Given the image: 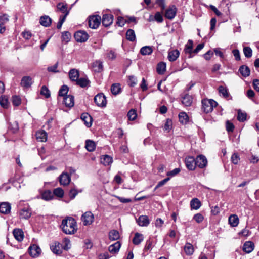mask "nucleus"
Here are the masks:
<instances>
[{
    "mask_svg": "<svg viewBox=\"0 0 259 259\" xmlns=\"http://www.w3.org/2000/svg\"><path fill=\"white\" fill-rule=\"evenodd\" d=\"M40 94L44 95L46 98L50 97V92L48 88L46 86H42L40 90Z\"/></svg>",
    "mask_w": 259,
    "mask_h": 259,
    "instance_id": "nucleus-52",
    "label": "nucleus"
},
{
    "mask_svg": "<svg viewBox=\"0 0 259 259\" xmlns=\"http://www.w3.org/2000/svg\"><path fill=\"white\" fill-rule=\"evenodd\" d=\"M94 221V214L90 211H87L82 215V222L84 226L91 225Z\"/></svg>",
    "mask_w": 259,
    "mask_h": 259,
    "instance_id": "nucleus-6",
    "label": "nucleus"
},
{
    "mask_svg": "<svg viewBox=\"0 0 259 259\" xmlns=\"http://www.w3.org/2000/svg\"><path fill=\"white\" fill-rule=\"evenodd\" d=\"M196 166L200 168L205 167L207 164V160L205 156L202 155H198L196 158Z\"/></svg>",
    "mask_w": 259,
    "mask_h": 259,
    "instance_id": "nucleus-12",
    "label": "nucleus"
},
{
    "mask_svg": "<svg viewBox=\"0 0 259 259\" xmlns=\"http://www.w3.org/2000/svg\"><path fill=\"white\" fill-rule=\"evenodd\" d=\"M201 205V202L197 198H193L190 202L191 209L197 210L200 207Z\"/></svg>",
    "mask_w": 259,
    "mask_h": 259,
    "instance_id": "nucleus-33",
    "label": "nucleus"
},
{
    "mask_svg": "<svg viewBox=\"0 0 259 259\" xmlns=\"http://www.w3.org/2000/svg\"><path fill=\"white\" fill-rule=\"evenodd\" d=\"M32 79L30 76L23 77L21 81V84L22 87L25 88H29L32 84Z\"/></svg>",
    "mask_w": 259,
    "mask_h": 259,
    "instance_id": "nucleus-23",
    "label": "nucleus"
},
{
    "mask_svg": "<svg viewBox=\"0 0 259 259\" xmlns=\"http://www.w3.org/2000/svg\"><path fill=\"white\" fill-rule=\"evenodd\" d=\"M137 116V113L135 110L131 109L127 113V117L130 120H134Z\"/></svg>",
    "mask_w": 259,
    "mask_h": 259,
    "instance_id": "nucleus-50",
    "label": "nucleus"
},
{
    "mask_svg": "<svg viewBox=\"0 0 259 259\" xmlns=\"http://www.w3.org/2000/svg\"><path fill=\"white\" fill-rule=\"evenodd\" d=\"M231 161L234 164H237L240 161V157L238 153H234L231 156Z\"/></svg>",
    "mask_w": 259,
    "mask_h": 259,
    "instance_id": "nucleus-56",
    "label": "nucleus"
},
{
    "mask_svg": "<svg viewBox=\"0 0 259 259\" xmlns=\"http://www.w3.org/2000/svg\"><path fill=\"white\" fill-rule=\"evenodd\" d=\"M121 247V244L119 241H117L109 246V251L113 254L117 253Z\"/></svg>",
    "mask_w": 259,
    "mask_h": 259,
    "instance_id": "nucleus-26",
    "label": "nucleus"
},
{
    "mask_svg": "<svg viewBox=\"0 0 259 259\" xmlns=\"http://www.w3.org/2000/svg\"><path fill=\"white\" fill-rule=\"evenodd\" d=\"M50 248L53 253L60 255L63 252L62 245L59 242L56 241L50 245Z\"/></svg>",
    "mask_w": 259,
    "mask_h": 259,
    "instance_id": "nucleus-7",
    "label": "nucleus"
},
{
    "mask_svg": "<svg viewBox=\"0 0 259 259\" xmlns=\"http://www.w3.org/2000/svg\"><path fill=\"white\" fill-rule=\"evenodd\" d=\"M0 105L2 107L7 108L8 106V100L6 97H0Z\"/></svg>",
    "mask_w": 259,
    "mask_h": 259,
    "instance_id": "nucleus-54",
    "label": "nucleus"
},
{
    "mask_svg": "<svg viewBox=\"0 0 259 259\" xmlns=\"http://www.w3.org/2000/svg\"><path fill=\"white\" fill-rule=\"evenodd\" d=\"M79 72L75 69H72L69 72V77L72 81H75L76 84L81 86V79L79 78Z\"/></svg>",
    "mask_w": 259,
    "mask_h": 259,
    "instance_id": "nucleus-5",
    "label": "nucleus"
},
{
    "mask_svg": "<svg viewBox=\"0 0 259 259\" xmlns=\"http://www.w3.org/2000/svg\"><path fill=\"white\" fill-rule=\"evenodd\" d=\"M193 42L192 40H189L188 43L185 45L184 49L185 52L190 55L189 58L192 57V54L193 53Z\"/></svg>",
    "mask_w": 259,
    "mask_h": 259,
    "instance_id": "nucleus-28",
    "label": "nucleus"
},
{
    "mask_svg": "<svg viewBox=\"0 0 259 259\" xmlns=\"http://www.w3.org/2000/svg\"><path fill=\"white\" fill-rule=\"evenodd\" d=\"M172 122L171 120H170L169 119H167L164 124V130L165 131H169L172 126Z\"/></svg>",
    "mask_w": 259,
    "mask_h": 259,
    "instance_id": "nucleus-62",
    "label": "nucleus"
},
{
    "mask_svg": "<svg viewBox=\"0 0 259 259\" xmlns=\"http://www.w3.org/2000/svg\"><path fill=\"white\" fill-rule=\"evenodd\" d=\"M177 12L176 7L175 5H172L166 10L165 17L169 20H172L176 16Z\"/></svg>",
    "mask_w": 259,
    "mask_h": 259,
    "instance_id": "nucleus-10",
    "label": "nucleus"
},
{
    "mask_svg": "<svg viewBox=\"0 0 259 259\" xmlns=\"http://www.w3.org/2000/svg\"><path fill=\"white\" fill-rule=\"evenodd\" d=\"M218 92L219 94L225 98H227L229 96L228 90L223 86H220L218 88Z\"/></svg>",
    "mask_w": 259,
    "mask_h": 259,
    "instance_id": "nucleus-41",
    "label": "nucleus"
},
{
    "mask_svg": "<svg viewBox=\"0 0 259 259\" xmlns=\"http://www.w3.org/2000/svg\"><path fill=\"white\" fill-rule=\"evenodd\" d=\"M155 21L158 23H161L163 21V17L160 12H156L154 16Z\"/></svg>",
    "mask_w": 259,
    "mask_h": 259,
    "instance_id": "nucleus-61",
    "label": "nucleus"
},
{
    "mask_svg": "<svg viewBox=\"0 0 259 259\" xmlns=\"http://www.w3.org/2000/svg\"><path fill=\"white\" fill-rule=\"evenodd\" d=\"M31 215V211L28 207L24 208L20 210L19 217L21 219H27Z\"/></svg>",
    "mask_w": 259,
    "mask_h": 259,
    "instance_id": "nucleus-19",
    "label": "nucleus"
},
{
    "mask_svg": "<svg viewBox=\"0 0 259 259\" xmlns=\"http://www.w3.org/2000/svg\"><path fill=\"white\" fill-rule=\"evenodd\" d=\"M63 102L65 106L68 107H72L74 106V97L72 95H68L64 98Z\"/></svg>",
    "mask_w": 259,
    "mask_h": 259,
    "instance_id": "nucleus-21",
    "label": "nucleus"
},
{
    "mask_svg": "<svg viewBox=\"0 0 259 259\" xmlns=\"http://www.w3.org/2000/svg\"><path fill=\"white\" fill-rule=\"evenodd\" d=\"M58 66V63L56 62L54 65L49 66L47 68V70L49 72H54V73H57L59 72V70H57V68Z\"/></svg>",
    "mask_w": 259,
    "mask_h": 259,
    "instance_id": "nucleus-58",
    "label": "nucleus"
},
{
    "mask_svg": "<svg viewBox=\"0 0 259 259\" xmlns=\"http://www.w3.org/2000/svg\"><path fill=\"white\" fill-rule=\"evenodd\" d=\"M137 80L134 76H129V84L131 87H134L137 84Z\"/></svg>",
    "mask_w": 259,
    "mask_h": 259,
    "instance_id": "nucleus-63",
    "label": "nucleus"
},
{
    "mask_svg": "<svg viewBox=\"0 0 259 259\" xmlns=\"http://www.w3.org/2000/svg\"><path fill=\"white\" fill-rule=\"evenodd\" d=\"M166 63L161 62L157 64V72L159 74H163L166 70Z\"/></svg>",
    "mask_w": 259,
    "mask_h": 259,
    "instance_id": "nucleus-40",
    "label": "nucleus"
},
{
    "mask_svg": "<svg viewBox=\"0 0 259 259\" xmlns=\"http://www.w3.org/2000/svg\"><path fill=\"white\" fill-rule=\"evenodd\" d=\"M239 71L241 74L246 77L250 75V71L249 67L245 65H242L240 67Z\"/></svg>",
    "mask_w": 259,
    "mask_h": 259,
    "instance_id": "nucleus-31",
    "label": "nucleus"
},
{
    "mask_svg": "<svg viewBox=\"0 0 259 259\" xmlns=\"http://www.w3.org/2000/svg\"><path fill=\"white\" fill-rule=\"evenodd\" d=\"M116 55L114 52V51L112 50H110L107 53V57L109 59L113 60L116 58Z\"/></svg>",
    "mask_w": 259,
    "mask_h": 259,
    "instance_id": "nucleus-64",
    "label": "nucleus"
},
{
    "mask_svg": "<svg viewBox=\"0 0 259 259\" xmlns=\"http://www.w3.org/2000/svg\"><path fill=\"white\" fill-rule=\"evenodd\" d=\"M61 228L66 234H73L77 230L76 222L72 217H67L62 221Z\"/></svg>",
    "mask_w": 259,
    "mask_h": 259,
    "instance_id": "nucleus-1",
    "label": "nucleus"
},
{
    "mask_svg": "<svg viewBox=\"0 0 259 259\" xmlns=\"http://www.w3.org/2000/svg\"><path fill=\"white\" fill-rule=\"evenodd\" d=\"M218 103L212 99H203L202 100V109L204 112L208 113L211 112Z\"/></svg>",
    "mask_w": 259,
    "mask_h": 259,
    "instance_id": "nucleus-2",
    "label": "nucleus"
},
{
    "mask_svg": "<svg viewBox=\"0 0 259 259\" xmlns=\"http://www.w3.org/2000/svg\"><path fill=\"white\" fill-rule=\"evenodd\" d=\"M91 81L85 76L82 75V88H89L90 86Z\"/></svg>",
    "mask_w": 259,
    "mask_h": 259,
    "instance_id": "nucleus-48",
    "label": "nucleus"
},
{
    "mask_svg": "<svg viewBox=\"0 0 259 259\" xmlns=\"http://www.w3.org/2000/svg\"><path fill=\"white\" fill-rule=\"evenodd\" d=\"M82 121L87 127H90L92 125L93 119L90 114L87 113H82Z\"/></svg>",
    "mask_w": 259,
    "mask_h": 259,
    "instance_id": "nucleus-17",
    "label": "nucleus"
},
{
    "mask_svg": "<svg viewBox=\"0 0 259 259\" xmlns=\"http://www.w3.org/2000/svg\"><path fill=\"white\" fill-rule=\"evenodd\" d=\"M246 114L245 113H243L239 110L238 112L237 119L239 121H244L246 120Z\"/></svg>",
    "mask_w": 259,
    "mask_h": 259,
    "instance_id": "nucleus-60",
    "label": "nucleus"
},
{
    "mask_svg": "<svg viewBox=\"0 0 259 259\" xmlns=\"http://www.w3.org/2000/svg\"><path fill=\"white\" fill-rule=\"evenodd\" d=\"M92 67L95 72H100L103 70V63L100 60H97L93 62Z\"/></svg>",
    "mask_w": 259,
    "mask_h": 259,
    "instance_id": "nucleus-27",
    "label": "nucleus"
},
{
    "mask_svg": "<svg viewBox=\"0 0 259 259\" xmlns=\"http://www.w3.org/2000/svg\"><path fill=\"white\" fill-rule=\"evenodd\" d=\"M14 238L18 241L21 242L23 240L24 235L22 229L19 228L14 229L13 231Z\"/></svg>",
    "mask_w": 259,
    "mask_h": 259,
    "instance_id": "nucleus-16",
    "label": "nucleus"
},
{
    "mask_svg": "<svg viewBox=\"0 0 259 259\" xmlns=\"http://www.w3.org/2000/svg\"><path fill=\"white\" fill-rule=\"evenodd\" d=\"M35 136L37 140L39 142H46L47 139V133L44 130H39L36 132Z\"/></svg>",
    "mask_w": 259,
    "mask_h": 259,
    "instance_id": "nucleus-18",
    "label": "nucleus"
},
{
    "mask_svg": "<svg viewBox=\"0 0 259 259\" xmlns=\"http://www.w3.org/2000/svg\"><path fill=\"white\" fill-rule=\"evenodd\" d=\"M126 39L131 41H134L136 39L135 32L132 29H128L126 33Z\"/></svg>",
    "mask_w": 259,
    "mask_h": 259,
    "instance_id": "nucleus-44",
    "label": "nucleus"
},
{
    "mask_svg": "<svg viewBox=\"0 0 259 259\" xmlns=\"http://www.w3.org/2000/svg\"><path fill=\"white\" fill-rule=\"evenodd\" d=\"M11 205L8 202H3L0 204V212L2 213L8 214L10 212Z\"/></svg>",
    "mask_w": 259,
    "mask_h": 259,
    "instance_id": "nucleus-24",
    "label": "nucleus"
},
{
    "mask_svg": "<svg viewBox=\"0 0 259 259\" xmlns=\"http://www.w3.org/2000/svg\"><path fill=\"white\" fill-rule=\"evenodd\" d=\"M69 90L68 87L66 85H62L59 91V96H65Z\"/></svg>",
    "mask_w": 259,
    "mask_h": 259,
    "instance_id": "nucleus-47",
    "label": "nucleus"
},
{
    "mask_svg": "<svg viewBox=\"0 0 259 259\" xmlns=\"http://www.w3.org/2000/svg\"><path fill=\"white\" fill-rule=\"evenodd\" d=\"M121 89L119 83H114L111 87V93L114 95L119 94L121 92Z\"/></svg>",
    "mask_w": 259,
    "mask_h": 259,
    "instance_id": "nucleus-37",
    "label": "nucleus"
},
{
    "mask_svg": "<svg viewBox=\"0 0 259 259\" xmlns=\"http://www.w3.org/2000/svg\"><path fill=\"white\" fill-rule=\"evenodd\" d=\"M228 221L232 227H236L239 223V219L237 215L232 214L229 217Z\"/></svg>",
    "mask_w": 259,
    "mask_h": 259,
    "instance_id": "nucleus-30",
    "label": "nucleus"
},
{
    "mask_svg": "<svg viewBox=\"0 0 259 259\" xmlns=\"http://www.w3.org/2000/svg\"><path fill=\"white\" fill-rule=\"evenodd\" d=\"M88 23L90 28L97 29L101 24V17L98 15L90 16Z\"/></svg>",
    "mask_w": 259,
    "mask_h": 259,
    "instance_id": "nucleus-3",
    "label": "nucleus"
},
{
    "mask_svg": "<svg viewBox=\"0 0 259 259\" xmlns=\"http://www.w3.org/2000/svg\"><path fill=\"white\" fill-rule=\"evenodd\" d=\"M143 239L144 237L142 234L136 233L133 239V242L135 245H137L140 244Z\"/></svg>",
    "mask_w": 259,
    "mask_h": 259,
    "instance_id": "nucleus-35",
    "label": "nucleus"
},
{
    "mask_svg": "<svg viewBox=\"0 0 259 259\" xmlns=\"http://www.w3.org/2000/svg\"><path fill=\"white\" fill-rule=\"evenodd\" d=\"M179 55L180 52L178 50H172L168 52V59L169 61L173 62L177 59Z\"/></svg>",
    "mask_w": 259,
    "mask_h": 259,
    "instance_id": "nucleus-20",
    "label": "nucleus"
},
{
    "mask_svg": "<svg viewBox=\"0 0 259 259\" xmlns=\"http://www.w3.org/2000/svg\"><path fill=\"white\" fill-rule=\"evenodd\" d=\"M137 222L140 226L147 227L150 223V220L147 215H140L137 220Z\"/></svg>",
    "mask_w": 259,
    "mask_h": 259,
    "instance_id": "nucleus-15",
    "label": "nucleus"
},
{
    "mask_svg": "<svg viewBox=\"0 0 259 259\" xmlns=\"http://www.w3.org/2000/svg\"><path fill=\"white\" fill-rule=\"evenodd\" d=\"M12 103L15 106H18L21 103V100L19 96H14L12 97Z\"/></svg>",
    "mask_w": 259,
    "mask_h": 259,
    "instance_id": "nucleus-53",
    "label": "nucleus"
},
{
    "mask_svg": "<svg viewBox=\"0 0 259 259\" xmlns=\"http://www.w3.org/2000/svg\"><path fill=\"white\" fill-rule=\"evenodd\" d=\"M53 194L58 197L62 198L64 196V191L62 188H57L54 190Z\"/></svg>",
    "mask_w": 259,
    "mask_h": 259,
    "instance_id": "nucleus-51",
    "label": "nucleus"
},
{
    "mask_svg": "<svg viewBox=\"0 0 259 259\" xmlns=\"http://www.w3.org/2000/svg\"><path fill=\"white\" fill-rule=\"evenodd\" d=\"M153 52V49L150 46L143 47L140 50V53L143 55H149Z\"/></svg>",
    "mask_w": 259,
    "mask_h": 259,
    "instance_id": "nucleus-39",
    "label": "nucleus"
},
{
    "mask_svg": "<svg viewBox=\"0 0 259 259\" xmlns=\"http://www.w3.org/2000/svg\"><path fill=\"white\" fill-rule=\"evenodd\" d=\"M52 19L48 16L45 15L41 16L40 18L39 23L40 24L45 26V27H49L51 24Z\"/></svg>",
    "mask_w": 259,
    "mask_h": 259,
    "instance_id": "nucleus-22",
    "label": "nucleus"
},
{
    "mask_svg": "<svg viewBox=\"0 0 259 259\" xmlns=\"http://www.w3.org/2000/svg\"><path fill=\"white\" fill-rule=\"evenodd\" d=\"M179 118L180 122L183 124L186 123L188 121V116L185 112H181Z\"/></svg>",
    "mask_w": 259,
    "mask_h": 259,
    "instance_id": "nucleus-46",
    "label": "nucleus"
},
{
    "mask_svg": "<svg viewBox=\"0 0 259 259\" xmlns=\"http://www.w3.org/2000/svg\"><path fill=\"white\" fill-rule=\"evenodd\" d=\"M41 198L45 200L48 201L51 200L53 198V194L51 191L47 190L41 194Z\"/></svg>",
    "mask_w": 259,
    "mask_h": 259,
    "instance_id": "nucleus-43",
    "label": "nucleus"
},
{
    "mask_svg": "<svg viewBox=\"0 0 259 259\" xmlns=\"http://www.w3.org/2000/svg\"><path fill=\"white\" fill-rule=\"evenodd\" d=\"M94 102L98 106L101 107H105L107 104L106 97L103 93H99L96 95Z\"/></svg>",
    "mask_w": 259,
    "mask_h": 259,
    "instance_id": "nucleus-4",
    "label": "nucleus"
},
{
    "mask_svg": "<svg viewBox=\"0 0 259 259\" xmlns=\"http://www.w3.org/2000/svg\"><path fill=\"white\" fill-rule=\"evenodd\" d=\"M71 37V34L68 31H64L62 33V41L65 43H67L70 41Z\"/></svg>",
    "mask_w": 259,
    "mask_h": 259,
    "instance_id": "nucleus-45",
    "label": "nucleus"
},
{
    "mask_svg": "<svg viewBox=\"0 0 259 259\" xmlns=\"http://www.w3.org/2000/svg\"><path fill=\"white\" fill-rule=\"evenodd\" d=\"M196 159L193 156H188L185 158V164L187 168L190 170H193L196 166Z\"/></svg>",
    "mask_w": 259,
    "mask_h": 259,
    "instance_id": "nucleus-11",
    "label": "nucleus"
},
{
    "mask_svg": "<svg viewBox=\"0 0 259 259\" xmlns=\"http://www.w3.org/2000/svg\"><path fill=\"white\" fill-rule=\"evenodd\" d=\"M57 9L62 13L64 14L63 16H67L69 11L67 9V4L64 3H59L57 4Z\"/></svg>",
    "mask_w": 259,
    "mask_h": 259,
    "instance_id": "nucleus-29",
    "label": "nucleus"
},
{
    "mask_svg": "<svg viewBox=\"0 0 259 259\" xmlns=\"http://www.w3.org/2000/svg\"><path fill=\"white\" fill-rule=\"evenodd\" d=\"M193 219L198 223H201L204 220L203 215L201 213H197L193 217Z\"/></svg>",
    "mask_w": 259,
    "mask_h": 259,
    "instance_id": "nucleus-59",
    "label": "nucleus"
},
{
    "mask_svg": "<svg viewBox=\"0 0 259 259\" xmlns=\"http://www.w3.org/2000/svg\"><path fill=\"white\" fill-rule=\"evenodd\" d=\"M120 237L119 232L116 230H112L109 233V238L110 240L115 241Z\"/></svg>",
    "mask_w": 259,
    "mask_h": 259,
    "instance_id": "nucleus-34",
    "label": "nucleus"
},
{
    "mask_svg": "<svg viewBox=\"0 0 259 259\" xmlns=\"http://www.w3.org/2000/svg\"><path fill=\"white\" fill-rule=\"evenodd\" d=\"M9 21V16L7 14L0 15V33L3 34L6 31L5 24Z\"/></svg>",
    "mask_w": 259,
    "mask_h": 259,
    "instance_id": "nucleus-8",
    "label": "nucleus"
},
{
    "mask_svg": "<svg viewBox=\"0 0 259 259\" xmlns=\"http://www.w3.org/2000/svg\"><path fill=\"white\" fill-rule=\"evenodd\" d=\"M181 170L179 168H176L171 171H169L167 172L166 175L168 177H172L178 175Z\"/></svg>",
    "mask_w": 259,
    "mask_h": 259,
    "instance_id": "nucleus-57",
    "label": "nucleus"
},
{
    "mask_svg": "<svg viewBox=\"0 0 259 259\" xmlns=\"http://www.w3.org/2000/svg\"><path fill=\"white\" fill-rule=\"evenodd\" d=\"M28 251L30 255L33 257L38 256L41 252L40 248L36 244H33L30 246Z\"/></svg>",
    "mask_w": 259,
    "mask_h": 259,
    "instance_id": "nucleus-9",
    "label": "nucleus"
},
{
    "mask_svg": "<svg viewBox=\"0 0 259 259\" xmlns=\"http://www.w3.org/2000/svg\"><path fill=\"white\" fill-rule=\"evenodd\" d=\"M254 244L251 241L246 242L243 246V250L247 253H249L254 249Z\"/></svg>",
    "mask_w": 259,
    "mask_h": 259,
    "instance_id": "nucleus-25",
    "label": "nucleus"
},
{
    "mask_svg": "<svg viewBox=\"0 0 259 259\" xmlns=\"http://www.w3.org/2000/svg\"><path fill=\"white\" fill-rule=\"evenodd\" d=\"M85 147L88 151L92 152L95 150L96 145L94 141L90 140H88L85 142Z\"/></svg>",
    "mask_w": 259,
    "mask_h": 259,
    "instance_id": "nucleus-38",
    "label": "nucleus"
},
{
    "mask_svg": "<svg viewBox=\"0 0 259 259\" xmlns=\"http://www.w3.org/2000/svg\"><path fill=\"white\" fill-rule=\"evenodd\" d=\"M113 21V15L112 14H105L102 17V24L105 26L108 27L112 24Z\"/></svg>",
    "mask_w": 259,
    "mask_h": 259,
    "instance_id": "nucleus-14",
    "label": "nucleus"
},
{
    "mask_svg": "<svg viewBox=\"0 0 259 259\" xmlns=\"http://www.w3.org/2000/svg\"><path fill=\"white\" fill-rule=\"evenodd\" d=\"M64 245H62L63 249L68 250L71 247L70 241L68 238H64L63 240Z\"/></svg>",
    "mask_w": 259,
    "mask_h": 259,
    "instance_id": "nucleus-55",
    "label": "nucleus"
},
{
    "mask_svg": "<svg viewBox=\"0 0 259 259\" xmlns=\"http://www.w3.org/2000/svg\"><path fill=\"white\" fill-rule=\"evenodd\" d=\"M59 179L60 184L63 186L68 185L71 181L70 176L67 172L62 173L59 176Z\"/></svg>",
    "mask_w": 259,
    "mask_h": 259,
    "instance_id": "nucleus-13",
    "label": "nucleus"
},
{
    "mask_svg": "<svg viewBox=\"0 0 259 259\" xmlns=\"http://www.w3.org/2000/svg\"><path fill=\"white\" fill-rule=\"evenodd\" d=\"M243 53L247 58H250L252 55V49L249 47H244L243 48Z\"/></svg>",
    "mask_w": 259,
    "mask_h": 259,
    "instance_id": "nucleus-49",
    "label": "nucleus"
},
{
    "mask_svg": "<svg viewBox=\"0 0 259 259\" xmlns=\"http://www.w3.org/2000/svg\"><path fill=\"white\" fill-rule=\"evenodd\" d=\"M182 104L186 106H190L192 103V97L189 95H186L182 98Z\"/></svg>",
    "mask_w": 259,
    "mask_h": 259,
    "instance_id": "nucleus-36",
    "label": "nucleus"
},
{
    "mask_svg": "<svg viewBox=\"0 0 259 259\" xmlns=\"http://www.w3.org/2000/svg\"><path fill=\"white\" fill-rule=\"evenodd\" d=\"M101 162L104 165H109L112 162V158L107 155H103L101 157Z\"/></svg>",
    "mask_w": 259,
    "mask_h": 259,
    "instance_id": "nucleus-32",
    "label": "nucleus"
},
{
    "mask_svg": "<svg viewBox=\"0 0 259 259\" xmlns=\"http://www.w3.org/2000/svg\"><path fill=\"white\" fill-rule=\"evenodd\" d=\"M184 251L187 255H192L194 252L193 245L191 243H187L184 246Z\"/></svg>",
    "mask_w": 259,
    "mask_h": 259,
    "instance_id": "nucleus-42",
    "label": "nucleus"
}]
</instances>
